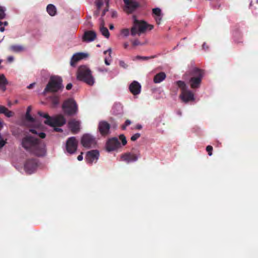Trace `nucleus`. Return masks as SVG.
Segmentation results:
<instances>
[{"instance_id": "20", "label": "nucleus", "mask_w": 258, "mask_h": 258, "mask_svg": "<svg viewBox=\"0 0 258 258\" xmlns=\"http://www.w3.org/2000/svg\"><path fill=\"white\" fill-rule=\"evenodd\" d=\"M152 13L155 17V21L157 24H159L162 19L161 10L160 8H156L152 9Z\"/></svg>"}, {"instance_id": "63", "label": "nucleus", "mask_w": 258, "mask_h": 258, "mask_svg": "<svg viewBox=\"0 0 258 258\" xmlns=\"http://www.w3.org/2000/svg\"><path fill=\"white\" fill-rule=\"evenodd\" d=\"M109 29H110V30H112V29H114V26H113V24H110V25H109Z\"/></svg>"}, {"instance_id": "4", "label": "nucleus", "mask_w": 258, "mask_h": 258, "mask_svg": "<svg viewBox=\"0 0 258 258\" xmlns=\"http://www.w3.org/2000/svg\"><path fill=\"white\" fill-rule=\"evenodd\" d=\"M62 80L59 76H52L44 90V93L46 92H57L63 88Z\"/></svg>"}, {"instance_id": "41", "label": "nucleus", "mask_w": 258, "mask_h": 258, "mask_svg": "<svg viewBox=\"0 0 258 258\" xmlns=\"http://www.w3.org/2000/svg\"><path fill=\"white\" fill-rule=\"evenodd\" d=\"M119 66L124 69L127 67V65L122 60L119 61Z\"/></svg>"}, {"instance_id": "12", "label": "nucleus", "mask_w": 258, "mask_h": 258, "mask_svg": "<svg viewBox=\"0 0 258 258\" xmlns=\"http://www.w3.org/2000/svg\"><path fill=\"white\" fill-rule=\"evenodd\" d=\"M120 147V143L116 137L108 140L106 144V149L108 152L114 151Z\"/></svg>"}, {"instance_id": "23", "label": "nucleus", "mask_w": 258, "mask_h": 258, "mask_svg": "<svg viewBox=\"0 0 258 258\" xmlns=\"http://www.w3.org/2000/svg\"><path fill=\"white\" fill-rule=\"evenodd\" d=\"M125 6L127 12L131 13L139 7V4L136 2L131 1L129 5H125Z\"/></svg>"}, {"instance_id": "37", "label": "nucleus", "mask_w": 258, "mask_h": 258, "mask_svg": "<svg viewBox=\"0 0 258 258\" xmlns=\"http://www.w3.org/2000/svg\"><path fill=\"white\" fill-rule=\"evenodd\" d=\"M206 151L208 153V155L209 156H211L212 155V151H213V147L210 145H208L206 147Z\"/></svg>"}, {"instance_id": "24", "label": "nucleus", "mask_w": 258, "mask_h": 258, "mask_svg": "<svg viewBox=\"0 0 258 258\" xmlns=\"http://www.w3.org/2000/svg\"><path fill=\"white\" fill-rule=\"evenodd\" d=\"M166 77V74L164 72L158 73L154 77V82L155 83H160L165 79Z\"/></svg>"}, {"instance_id": "17", "label": "nucleus", "mask_w": 258, "mask_h": 258, "mask_svg": "<svg viewBox=\"0 0 258 258\" xmlns=\"http://www.w3.org/2000/svg\"><path fill=\"white\" fill-rule=\"evenodd\" d=\"M88 56L87 53L83 52L76 53L73 55L71 60V65L74 66L76 63L81 59H82Z\"/></svg>"}, {"instance_id": "9", "label": "nucleus", "mask_w": 258, "mask_h": 258, "mask_svg": "<svg viewBox=\"0 0 258 258\" xmlns=\"http://www.w3.org/2000/svg\"><path fill=\"white\" fill-rule=\"evenodd\" d=\"M81 144L85 148H91L94 147L96 144L95 139L90 134H85L81 139Z\"/></svg>"}, {"instance_id": "52", "label": "nucleus", "mask_w": 258, "mask_h": 258, "mask_svg": "<svg viewBox=\"0 0 258 258\" xmlns=\"http://www.w3.org/2000/svg\"><path fill=\"white\" fill-rule=\"evenodd\" d=\"M142 128V126L141 124H137L136 126V128L138 130H141Z\"/></svg>"}, {"instance_id": "19", "label": "nucleus", "mask_w": 258, "mask_h": 258, "mask_svg": "<svg viewBox=\"0 0 258 258\" xmlns=\"http://www.w3.org/2000/svg\"><path fill=\"white\" fill-rule=\"evenodd\" d=\"M96 34L93 31H85L83 36L82 39L85 42H91L95 39Z\"/></svg>"}, {"instance_id": "21", "label": "nucleus", "mask_w": 258, "mask_h": 258, "mask_svg": "<svg viewBox=\"0 0 258 258\" xmlns=\"http://www.w3.org/2000/svg\"><path fill=\"white\" fill-rule=\"evenodd\" d=\"M105 22L103 19L101 20V22L100 24V31L101 34L106 38H108L110 36L109 32L108 29L104 27Z\"/></svg>"}, {"instance_id": "28", "label": "nucleus", "mask_w": 258, "mask_h": 258, "mask_svg": "<svg viewBox=\"0 0 258 258\" xmlns=\"http://www.w3.org/2000/svg\"><path fill=\"white\" fill-rule=\"evenodd\" d=\"M155 57V56H142L140 55H137L136 58L138 59H142L143 60H148L149 59L153 58Z\"/></svg>"}, {"instance_id": "25", "label": "nucleus", "mask_w": 258, "mask_h": 258, "mask_svg": "<svg viewBox=\"0 0 258 258\" xmlns=\"http://www.w3.org/2000/svg\"><path fill=\"white\" fill-rule=\"evenodd\" d=\"M11 51L14 52H20L24 50V47L22 45H12L9 47Z\"/></svg>"}, {"instance_id": "39", "label": "nucleus", "mask_w": 258, "mask_h": 258, "mask_svg": "<svg viewBox=\"0 0 258 258\" xmlns=\"http://www.w3.org/2000/svg\"><path fill=\"white\" fill-rule=\"evenodd\" d=\"M6 142L4 140L2 136L0 135V149L5 145Z\"/></svg>"}, {"instance_id": "53", "label": "nucleus", "mask_w": 258, "mask_h": 258, "mask_svg": "<svg viewBox=\"0 0 258 258\" xmlns=\"http://www.w3.org/2000/svg\"><path fill=\"white\" fill-rule=\"evenodd\" d=\"M31 110V107L30 106H28L27 109V112L26 113H30V111Z\"/></svg>"}, {"instance_id": "56", "label": "nucleus", "mask_w": 258, "mask_h": 258, "mask_svg": "<svg viewBox=\"0 0 258 258\" xmlns=\"http://www.w3.org/2000/svg\"><path fill=\"white\" fill-rule=\"evenodd\" d=\"M3 127V121L0 119V130Z\"/></svg>"}, {"instance_id": "31", "label": "nucleus", "mask_w": 258, "mask_h": 258, "mask_svg": "<svg viewBox=\"0 0 258 258\" xmlns=\"http://www.w3.org/2000/svg\"><path fill=\"white\" fill-rule=\"evenodd\" d=\"M121 33L125 37H127L130 34V30L128 29H123L121 30Z\"/></svg>"}, {"instance_id": "29", "label": "nucleus", "mask_w": 258, "mask_h": 258, "mask_svg": "<svg viewBox=\"0 0 258 258\" xmlns=\"http://www.w3.org/2000/svg\"><path fill=\"white\" fill-rule=\"evenodd\" d=\"M119 139L121 140L122 145L123 146H124L126 144L127 141L126 139V137H125V136L124 135H123V134L120 135L119 136Z\"/></svg>"}, {"instance_id": "38", "label": "nucleus", "mask_w": 258, "mask_h": 258, "mask_svg": "<svg viewBox=\"0 0 258 258\" xmlns=\"http://www.w3.org/2000/svg\"><path fill=\"white\" fill-rule=\"evenodd\" d=\"M132 44L134 46L142 45V43H141L138 39H135L134 40L132 41Z\"/></svg>"}, {"instance_id": "13", "label": "nucleus", "mask_w": 258, "mask_h": 258, "mask_svg": "<svg viewBox=\"0 0 258 258\" xmlns=\"http://www.w3.org/2000/svg\"><path fill=\"white\" fill-rule=\"evenodd\" d=\"M99 156V152L97 150H93L87 152L86 160L87 163L92 164L93 162H96Z\"/></svg>"}, {"instance_id": "18", "label": "nucleus", "mask_w": 258, "mask_h": 258, "mask_svg": "<svg viewBox=\"0 0 258 258\" xmlns=\"http://www.w3.org/2000/svg\"><path fill=\"white\" fill-rule=\"evenodd\" d=\"M141 89V85L136 81H133L129 86L130 91L134 95L140 94Z\"/></svg>"}, {"instance_id": "35", "label": "nucleus", "mask_w": 258, "mask_h": 258, "mask_svg": "<svg viewBox=\"0 0 258 258\" xmlns=\"http://www.w3.org/2000/svg\"><path fill=\"white\" fill-rule=\"evenodd\" d=\"M26 119L28 121L30 122H34V118L31 116L30 113H26Z\"/></svg>"}, {"instance_id": "26", "label": "nucleus", "mask_w": 258, "mask_h": 258, "mask_svg": "<svg viewBox=\"0 0 258 258\" xmlns=\"http://www.w3.org/2000/svg\"><path fill=\"white\" fill-rule=\"evenodd\" d=\"M47 13L51 16H54L56 13V9L55 7L52 4H49L46 8Z\"/></svg>"}, {"instance_id": "45", "label": "nucleus", "mask_w": 258, "mask_h": 258, "mask_svg": "<svg viewBox=\"0 0 258 258\" xmlns=\"http://www.w3.org/2000/svg\"><path fill=\"white\" fill-rule=\"evenodd\" d=\"M54 130L55 132H62V130L61 128L56 127V126L54 127Z\"/></svg>"}, {"instance_id": "49", "label": "nucleus", "mask_w": 258, "mask_h": 258, "mask_svg": "<svg viewBox=\"0 0 258 258\" xmlns=\"http://www.w3.org/2000/svg\"><path fill=\"white\" fill-rule=\"evenodd\" d=\"M124 124H125V125L128 126L131 124V121L129 119H127L125 121Z\"/></svg>"}, {"instance_id": "11", "label": "nucleus", "mask_w": 258, "mask_h": 258, "mask_svg": "<svg viewBox=\"0 0 258 258\" xmlns=\"http://www.w3.org/2000/svg\"><path fill=\"white\" fill-rule=\"evenodd\" d=\"M78 147V141L74 137L69 138L66 143V150L71 154H74L77 150Z\"/></svg>"}, {"instance_id": "8", "label": "nucleus", "mask_w": 258, "mask_h": 258, "mask_svg": "<svg viewBox=\"0 0 258 258\" xmlns=\"http://www.w3.org/2000/svg\"><path fill=\"white\" fill-rule=\"evenodd\" d=\"M44 123L52 127L61 126L66 123V119L62 114L51 117L44 121Z\"/></svg>"}, {"instance_id": "46", "label": "nucleus", "mask_w": 258, "mask_h": 258, "mask_svg": "<svg viewBox=\"0 0 258 258\" xmlns=\"http://www.w3.org/2000/svg\"><path fill=\"white\" fill-rule=\"evenodd\" d=\"M241 39H242V37L241 36H240V37L238 40L234 39V41L236 43H239L242 42V41H241Z\"/></svg>"}, {"instance_id": "43", "label": "nucleus", "mask_w": 258, "mask_h": 258, "mask_svg": "<svg viewBox=\"0 0 258 258\" xmlns=\"http://www.w3.org/2000/svg\"><path fill=\"white\" fill-rule=\"evenodd\" d=\"M7 60L9 62H12L14 60V57L12 56H9Z\"/></svg>"}, {"instance_id": "60", "label": "nucleus", "mask_w": 258, "mask_h": 258, "mask_svg": "<svg viewBox=\"0 0 258 258\" xmlns=\"http://www.w3.org/2000/svg\"><path fill=\"white\" fill-rule=\"evenodd\" d=\"M123 46H124V48L126 49L127 48V47L128 46V44L127 42L124 43L123 44Z\"/></svg>"}, {"instance_id": "10", "label": "nucleus", "mask_w": 258, "mask_h": 258, "mask_svg": "<svg viewBox=\"0 0 258 258\" xmlns=\"http://www.w3.org/2000/svg\"><path fill=\"white\" fill-rule=\"evenodd\" d=\"M38 166V161L36 159H30L27 160L24 165V169L28 174L34 172Z\"/></svg>"}, {"instance_id": "42", "label": "nucleus", "mask_w": 258, "mask_h": 258, "mask_svg": "<svg viewBox=\"0 0 258 258\" xmlns=\"http://www.w3.org/2000/svg\"><path fill=\"white\" fill-rule=\"evenodd\" d=\"M38 136L41 138V139H44L46 137V135L45 133H40L39 134H38Z\"/></svg>"}, {"instance_id": "34", "label": "nucleus", "mask_w": 258, "mask_h": 258, "mask_svg": "<svg viewBox=\"0 0 258 258\" xmlns=\"http://www.w3.org/2000/svg\"><path fill=\"white\" fill-rule=\"evenodd\" d=\"M140 137H141V134L140 133H136L131 137V140L132 141H135L138 139H139Z\"/></svg>"}, {"instance_id": "57", "label": "nucleus", "mask_w": 258, "mask_h": 258, "mask_svg": "<svg viewBox=\"0 0 258 258\" xmlns=\"http://www.w3.org/2000/svg\"><path fill=\"white\" fill-rule=\"evenodd\" d=\"M104 61H105V63L106 64V65H109L110 64V62L108 61V60H107V58H105V60H104Z\"/></svg>"}, {"instance_id": "14", "label": "nucleus", "mask_w": 258, "mask_h": 258, "mask_svg": "<svg viewBox=\"0 0 258 258\" xmlns=\"http://www.w3.org/2000/svg\"><path fill=\"white\" fill-rule=\"evenodd\" d=\"M110 125L105 121H100L99 123L98 129L100 133L102 136H106L109 134Z\"/></svg>"}, {"instance_id": "44", "label": "nucleus", "mask_w": 258, "mask_h": 258, "mask_svg": "<svg viewBox=\"0 0 258 258\" xmlns=\"http://www.w3.org/2000/svg\"><path fill=\"white\" fill-rule=\"evenodd\" d=\"M108 11V7H107L103 11L102 13V17L105 15V13Z\"/></svg>"}, {"instance_id": "64", "label": "nucleus", "mask_w": 258, "mask_h": 258, "mask_svg": "<svg viewBox=\"0 0 258 258\" xmlns=\"http://www.w3.org/2000/svg\"><path fill=\"white\" fill-rule=\"evenodd\" d=\"M4 31H5V28H4V27H0V31H1V32H4Z\"/></svg>"}, {"instance_id": "55", "label": "nucleus", "mask_w": 258, "mask_h": 258, "mask_svg": "<svg viewBox=\"0 0 258 258\" xmlns=\"http://www.w3.org/2000/svg\"><path fill=\"white\" fill-rule=\"evenodd\" d=\"M203 49H206V48H208V47L207 45V44L206 43H204L203 44Z\"/></svg>"}, {"instance_id": "5", "label": "nucleus", "mask_w": 258, "mask_h": 258, "mask_svg": "<svg viewBox=\"0 0 258 258\" xmlns=\"http://www.w3.org/2000/svg\"><path fill=\"white\" fill-rule=\"evenodd\" d=\"M153 29V26L148 24L146 22L143 20H138L135 19L133 27L131 29V34L134 36L137 34L139 35L141 33H144L147 29L151 30Z\"/></svg>"}, {"instance_id": "62", "label": "nucleus", "mask_w": 258, "mask_h": 258, "mask_svg": "<svg viewBox=\"0 0 258 258\" xmlns=\"http://www.w3.org/2000/svg\"><path fill=\"white\" fill-rule=\"evenodd\" d=\"M126 126H126V125H125V124H123V125L121 126V128H122V130H125V128H126Z\"/></svg>"}, {"instance_id": "54", "label": "nucleus", "mask_w": 258, "mask_h": 258, "mask_svg": "<svg viewBox=\"0 0 258 258\" xmlns=\"http://www.w3.org/2000/svg\"><path fill=\"white\" fill-rule=\"evenodd\" d=\"M98 70L99 72H107V69H101V68H98Z\"/></svg>"}, {"instance_id": "30", "label": "nucleus", "mask_w": 258, "mask_h": 258, "mask_svg": "<svg viewBox=\"0 0 258 258\" xmlns=\"http://www.w3.org/2000/svg\"><path fill=\"white\" fill-rule=\"evenodd\" d=\"M5 10L2 7H0V20L3 19L6 17V14L5 13Z\"/></svg>"}, {"instance_id": "27", "label": "nucleus", "mask_w": 258, "mask_h": 258, "mask_svg": "<svg viewBox=\"0 0 258 258\" xmlns=\"http://www.w3.org/2000/svg\"><path fill=\"white\" fill-rule=\"evenodd\" d=\"M51 103L54 107H55L59 104V97L57 96H54L51 98Z\"/></svg>"}, {"instance_id": "59", "label": "nucleus", "mask_w": 258, "mask_h": 258, "mask_svg": "<svg viewBox=\"0 0 258 258\" xmlns=\"http://www.w3.org/2000/svg\"><path fill=\"white\" fill-rule=\"evenodd\" d=\"M117 16V13L116 12H113L112 14V17H116Z\"/></svg>"}, {"instance_id": "40", "label": "nucleus", "mask_w": 258, "mask_h": 258, "mask_svg": "<svg viewBox=\"0 0 258 258\" xmlns=\"http://www.w3.org/2000/svg\"><path fill=\"white\" fill-rule=\"evenodd\" d=\"M7 108L4 106L0 105V114H4L5 111H7Z\"/></svg>"}, {"instance_id": "47", "label": "nucleus", "mask_w": 258, "mask_h": 258, "mask_svg": "<svg viewBox=\"0 0 258 258\" xmlns=\"http://www.w3.org/2000/svg\"><path fill=\"white\" fill-rule=\"evenodd\" d=\"M83 158V153H81V154L78 156L77 159L79 161H82Z\"/></svg>"}, {"instance_id": "32", "label": "nucleus", "mask_w": 258, "mask_h": 258, "mask_svg": "<svg viewBox=\"0 0 258 258\" xmlns=\"http://www.w3.org/2000/svg\"><path fill=\"white\" fill-rule=\"evenodd\" d=\"M38 114L39 116L45 118L46 119H48L51 117L48 114V113H45L41 111H38Z\"/></svg>"}, {"instance_id": "15", "label": "nucleus", "mask_w": 258, "mask_h": 258, "mask_svg": "<svg viewBox=\"0 0 258 258\" xmlns=\"http://www.w3.org/2000/svg\"><path fill=\"white\" fill-rule=\"evenodd\" d=\"M139 156L132 153H126L121 155V159L122 161L128 163L135 162L138 160Z\"/></svg>"}, {"instance_id": "16", "label": "nucleus", "mask_w": 258, "mask_h": 258, "mask_svg": "<svg viewBox=\"0 0 258 258\" xmlns=\"http://www.w3.org/2000/svg\"><path fill=\"white\" fill-rule=\"evenodd\" d=\"M80 122L75 119H71L68 122V126L73 134H77L80 130Z\"/></svg>"}, {"instance_id": "7", "label": "nucleus", "mask_w": 258, "mask_h": 258, "mask_svg": "<svg viewBox=\"0 0 258 258\" xmlns=\"http://www.w3.org/2000/svg\"><path fill=\"white\" fill-rule=\"evenodd\" d=\"M64 113L68 115L72 116L77 113L78 106L75 101L72 98L65 100L62 105Z\"/></svg>"}, {"instance_id": "51", "label": "nucleus", "mask_w": 258, "mask_h": 258, "mask_svg": "<svg viewBox=\"0 0 258 258\" xmlns=\"http://www.w3.org/2000/svg\"><path fill=\"white\" fill-rule=\"evenodd\" d=\"M123 1L125 5H129L130 2L132 1L131 0H123Z\"/></svg>"}, {"instance_id": "48", "label": "nucleus", "mask_w": 258, "mask_h": 258, "mask_svg": "<svg viewBox=\"0 0 258 258\" xmlns=\"http://www.w3.org/2000/svg\"><path fill=\"white\" fill-rule=\"evenodd\" d=\"M72 88V84L71 83L68 84L66 86V89L68 90L71 89Z\"/></svg>"}, {"instance_id": "36", "label": "nucleus", "mask_w": 258, "mask_h": 258, "mask_svg": "<svg viewBox=\"0 0 258 258\" xmlns=\"http://www.w3.org/2000/svg\"><path fill=\"white\" fill-rule=\"evenodd\" d=\"M103 4L102 0H97L96 2V5L98 10L100 9Z\"/></svg>"}, {"instance_id": "33", "label": "nucleus", "mask_w": 258, "mask_h": 258, "mask_svg": "<svg viewBox=\"0 0 258 258\" xmlns=\"http://www.w3.org/2000/svg\"><path fill=\"white\" fill-rule=\"evenodd\" d=\"M4 114L8 117H10L13 116L14 115V113L9 110L8 108L7 109V111H5Z\"/></svg>"}, {"instance_id": "3", "label": "nucleus", "mask_w": 258, "mask_h": 258, "mask_svg": "<svg viewBox=\"0 0 258 258\" xmlns=\"http://www.w3.org/2000/svg\"><path fill=\"white\" fill-rule=\"evenodd\" d=\"M77 78L89 86H93L95 83V79L92 72L86 66H81L78 69Z\"/></svg>"}, {"instance_id": "1", "label": "nucleus", "mask_w": 258, "mask_h": 258, "mask_svg": "<svg viewBox=\"0 0 258 258\" xmlns=\"http://www.w3.org/2000/svg\"><path fill=\"white\" fill-rule=\"evenodd\" d=\"M22 147L28 153L37 157H42L46 153L43 142L31 135H26L21 140Z\"/></svg>"}, {"instance_id": "61", "label": "nucleus", "mask_w": 258, "mask_h": 258, "mask_svg": "<svg viewBox=\"0 0 258 258\" xmlns=\"http://www.w3.org/2000/svg\"><path fill=\"white\" fill-rule=\"evenodd\" d=\"M109 1H110V0H105V3H106V7H109Z\"/></svg>"}, {"instance_id": "2", "label": "nucleus", "mask_w": 258, "mask_h": 258, "mask_svg": "<svg viewBox=\"0 0 258 258\" xmlns=\"http://www.w3.org/2000/svg\"><path fill=\"white\" fill-rule=\"evenodd\" d=\"M188 75L189 78L188 83L191 88H199L204 75V71L198 68H194L189 72Z\"/></svg>"}, {"instance_id": "22", "label": "nucleus", "mask_w": 258, "mask_h": 258, "mask_svg": "<svg viewBox=\"0 0 258 258\" xmlns=\"http://www.w3.org/2000/svg\"><path fill=\"white\" fill-rule=\"evenodd\" d=\"M8 84V81L4 74H0V89L5 92L6 90V86Z\"/></svg>"}, {"instance_id": "6", "label": "nucleus", "mask_w": 258, "mask_h": 258, "mask_svg": "<svg viewBox=\"0 0 258 258\" xmlns=\"http://www.w3.org/2000/svg\"><path fill=\"white\" fill-rule=\"evenodd\" d=\"M175 83L181 90V92L179 95V98L182 102L187 103L189 101L195 100L194 93L187 89V87L184 82L178 81Z\"/></svg>"}, {"instance_id": "58", "label": "nucleus", "mask_w": 258, "mask_h": 258, "mask_svg": "<svg viewBox=\"0 0 258 258\" xmlns=\"http://www.w3.org/2000/svg\"><path fill=\"white\" fill-rule=\"evenodd\" d=\"M30 132H31L33 134H37V132L36 131V130H34V129H31L30 130Z\"/></svg>"}, {"instance_id": "50", "label": "nucleus", "mask_w": 258, "mask_h": 258, "mask_svg": "<svg viewBox=\"0 0 258 258\" xmlns=\"http://www.w3.org/2000/svg\"><path fill=\"white\" fill-rule=\"evenodd\" d=\"M35 84L34 83L30 84L29 86H28L27 88L29 89H32L34 87Z\"/></svg>"}]
</instances>
